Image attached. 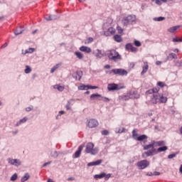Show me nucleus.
Wrapping results in <instances>:
<instances>
[{
	"label": "nucleus",
	"mask_w": 182,
	"mask_h": 182,
	"mask_svg": "<svg viewBox=\"0 0 182 182\" xmlns=\"http://www.w3.org/2000/svg\"><path fill=\"white\" fill-rule=\"evenodd\" d=\"M113 39L114 41H115V42H117L118 43H120V42L123 41V38H122V36L117 35V34L113 36Z\"/></svg>",
	"instance_id": "obj_19"
},
{
	"label": "nucleus",
	"mask_w": 182,
	"mask_h": 182,
	"mask_svg": "<svg viewBox=\"0 0 182 182\" xmlns=\"http://www.w3.org/2000/svg\"><path fill=\"white\" fill-rule=\"evenodd\" d=\"M83 149V146H80L77 149V150L76 151V152L75 153V159H77L80 156L81 152Z\"/></svg>",
	"instance_id": "obj_18"
},
{
	"label": "nucleus",
	"mask_w": 182,
	"mask_h": 182,
	"mask_svg": "<svg viewBox=\"0 0 182 182\" xmlns=\"http://www.w3.org/2000/svg\"><path fill=\"white\" fill-rule=\"evenodd\" d=\"M165 19H166V18L160 16L158 18H155L154 21H157L158 22H160L161 21H164Z\"/></svg>",
	"instance_id": "obj_43"
},
{
	"label": "nucleus",
	"mask_w": 182,
	"mask_h": 182,
	"mask_svg": "<svg viewBox=\"0 0 182 182\" xmlns=\"http://www.w3.org/2000/svg\"><path fill=\"white\" fill-rule=\"evenodd\" d=\"M22 32H23V30L22 29V28H18L15 31L14 33L15 35H21Z\"/></svg>",
	"instance_id": "obj_31"
},
{
	"label": "nucleus",
	"mask_w": 182,
	"mask_h": 182,
	"mask_svg": "<svg viewBox=\"0 0 182 182\" xmlns=\"http://www.w3.org/2000/svg\"><path fill=\"white\" fill-rule=\"evenodd\" d=\"M116 33V29L113 27H109L107 30L104 31V35L105 36H112Z\"/></svg>",
	"instance_id": "obj_10"
},
{
	"label": "nucleus",
	"mask_w": 182,
	"mask_h": 182,
	"mask_svg": "<svg viewBox=\"0 0 182 182\" xmlns=\"http://www.w3.org/2000/svg\"><path fill=\"white\" fill-rule=\"evenodd\" d=\"M80 50L81 52H85V53H90L92 52V48L87 46H81Z\"/></svg>",
	"instance_id": "obj_14"
},
{
	"label": "nucleus",
	"mask_w": 182,
	"mask_h": 182,
	"mask_svg": "<svg viewBox=\"0 0 182 182\" xmlns=\"http://www.w3.org/2000/svg\"><path fill=\"white\" fill-rule=\"evenodd\" d=\"M157 85L159 86V87H164V82H159Z\"/></svg>",
	"instance_id": "obj_49"
},
{
	"label": "nucleus",
	"mask_w": 182,
	"mask_h": 182,
	"mask_svg": "<svg viewBox=\"0 0 182 182\" xmlns=\"http://www.w3.org/2000/svg\"><path fill=\"white\" fill-rule=\"evenodd\" d=\"M154 144L156 145L157 146H163L165 145V141H154Z\"/></svg>",
	"instance_id": "obj_26"
},
{
	"label": "nucleus",
	"mask_w": 182,
	"mask_h": 182,
	"mask_svg": "<svg viewBox=\"0 0 182 182\" xmlns=\"http://www.w3.org/2000/svg\"><path fill=\"white\" fill-rule=\"evenodd\" d=\"M27 120H28V118L26 117L22 118L18 121V122H17V124H16V126L18 127L19 125H21V124L26 123Z\"/></svg>",
	"instance_id": "obj_28"
},
{
	"label": "nucleus",
	"mask_w": 182,
	"mask_h": 182,
	"mask_svg": "<svg viewBox=\"0 0 182 182\" xmlns=\"http://www.w3.org/2000/svg\"><path fill=\"white\" fill-rule=\"evenodd\" d=\"M46 19L47 21H53L54 19H57V18L56 16H49Z\"/></svg>",
	"instance_id": "obj_41"
},
{
	"label": "nucleus",
	"mask_w": 182,
	"mask_h": 182,
	"mask_svg": "<svg viewBox=\"0 0 182 182\" xmlns=\"http://www.w3.org/2000/svg\"><path fill=\"white\" fill-rule=\"evenodd\" d=\"M7 161L11 165L14 166L16 167H18L19 166H21V160L9 159H7Z\"/></svg>",
	"instance_id": "obj_11"
},
{
	"label": "nucleus",
	"mask_w": 182,
	"mask_h": 182,
	"mask_svg": "<svg viewBox=\"0 0 182 182\" xmlns=\"http://www.w3.org/2000/svg\"><path fill=\"white\" fill-rule=\"evenodd\" d=\"M35 51V48H28V50H26V53H33Z\"/></svg>",
	"instance_id": "obj_40"
},
{
	"label": "nucleus",
	"mask_w": 182,
	"mask_h": 182,
	"mask_svg": "<svg viewBox=\"0 0 182 182\" xmlns=\"http://www.w3.org/2000/svg\"><path fill=\"white\" fill-rule=\"evenodd\" d=\"M112 73H114V75H118V76H127L129 73L123 68H115L112 69L109 72V75H112Z\"/></svg>",
	"instance_id": "obj_5"
},
{
	"label": "nucleus",
	"mask_w": 182,
	"mask_h": 182,
	"mask_svg": "<svg viewBox=\"0 0 182 182\" xmlns=\"http://www.w3.org/2000/svg\"><path fill=\"white\" fill-rule=\"evenodd\" d=\"M134 43L135 45V46H137V48H140V46H141V43H140V41L135 40L134 41Z\"/></svg>",
	"instance_id": "obj_39"
},
{
	"label": "nucleus",
	"mask_w": 182,
	"mask_h": 182,
	"mask_svg": "<svg viewBox=\"0 0 182 182\" xmlns=\"http://www.w3.org/2000/svg\"><path fill=\"white\" fill-rule=\"evenodd\" d=\"M24 72L25 73H31L32 72V68H31V67L28 65H26Z\"/></svg>",
	"instance_id": "obj_35"
},
{
	"label": "nucleus",
	"mask_w": 182,
	"mask_h": 182,
	"mask_svg": "<svg viewBox=\"0 0 182 182\" xmlns=\"http://www.w3.org/2000/svg\"><path fill=\"white\" fill-rule=\"evenodd\" d=\"M155 143L154 141L151 142V144L143 146V149L145 151L142 154V157H149L154 156V153L156 152V148H154Z\"/></svg>",
	"instance_id": "obj_1"
},
{
	"label": "nucleus",
	"mask_w": 182,
	"mask_h": 182,
	"mask_svg": "<svg viewBox=\"0 0 182 182\" xmlns=\"http://www.w3.org/2000/svg\"><path fill=\"white\" fill-rule=\"evenodd\" d=\"M100 95L99 94H92L90 95V100H99Z\"/></svg>",
	"instance_id": "obj_21"
},
{
	"label": "nucleus",
	"mask_w": 182,
	"mask_h": 182,
	"mask_svg": "<svg viewBox=\"0 0 182 182\" xmlns=\"http://www.w3.org/2000/svg\"><path fill=\"white\" fill-rule=\"evenodd\" d=\"M75 56H77V58L78 59H83V53H80L79 51H76L75 53Z\"/></svg>",
	"instance_id": "obj_30"
},
{
	"label": "nucleus",
	"mask_w": 182,
	"mask_h": 182,
	"mask_svg": "<svg viewBox=\"0 0 182 182\" xmlns=\"http://www.w3.org/2000/svg\"><path fill=\"white\" fill-rule=\"evenodd\" d=\"M132 136L134 137V139H136V137H138V134H137V130L136 129L133 130Z\"/></svg>",
	"instance_id": "obj_36"
},
{
	"label": "nucleus",
	"mask_w": 182,
	"mask_h": 182,
	"mask_svg": "<svg viewBox=\"0 0 182 182\" xmlns=\"http://www.w3.org/2000/svg\"><path fill=\"white\" fill-rule=\"evenodd\" d=\"M149 166H150V162L146 160H142L136 163V166H138L140 170L145 169Z\"/></svg>",
	"instance_id": "obj_6"
},
{
	"label": "nucleus",
	"mask_w": 182,
	"mask_h": 182,
	"mask_svg": "<svg viewBox=\"0 0 182 182\" xmlns=\"http://www.w3.org/2000/svg\"><path fill=\"white\" fill-rule=\"evenodd\" d=\"M105 69H110V65H105Z\"/></svg>",
	"instance_id": "obj_59"
},
{
	"label": "nucleus",
	"mask_w": 182,
	"mask_h": 182,
	"mask_svg": "<svg viewBox=\"0 0 182 182\" xmlns=\"http://www.w3.org/2000/svg\"><path fill=\"white\" fill-rule=\"evenodd\" d=\"M168 150V146H164L162 147L158 148L156 151L157 152H162V151H166Z\"/></svg>",
	"instance_id": "obj_29"
},
{
	"label": "nucleus",
	"mask_w": 182,
	"mask_h": 182,
	"mask_svg": "<svg viewBox=\"0 0 182 182\" xmlns=\"http://www.w3.org/2000/svg\"><path fill=\"white\" fill-rule=\"evenodd\" d=\"M92 41H93V38L90 37V38H88V39H87V43H92Z\"/></svg>",
	"instance_id": "obj_52"
},
{
	"label": "nucleus",
	"mask_w": 182,
	"mask_h": 182,
	"mask_svg": "<svg viewBox=\"0 0 182 182\" xmlns=\"http://www.w3.org/2000/svg\"><path fill=\"white\" fill-rule=\"evenodd\" d=\"M169 56H171L172 59H177V55H176V53H171L169 54Z\"/></svg>",
	"instance_id": "obj_45"
},
{
	"label": "nucleus",
	"mask_w": 182,
	"mask_h": 182,
	"mask_svg": "<svg viewBox=\"0 0 182 182\" xmlns=\"http://www.w3.org/2000/svg\"><path fill=\"white\" fill-rule=\"evenodd\" d=\"M99 87L97 86H92V85H87V89H98Z\"/></svg>",
	"instance_id": "obj_48"
},
{
	"label": "nucleus",
	"mask_w": 182,
	"mask_h": 182,
	"mask_svg": "<svg viewBox=\"0 0 182 182\" xmlns=\"http://www.w3.org/2000/svg\"><path fill=\"white\" fill-rule=\"evenodd\" d=\"M173 42H182V38H173Z\"/></svg>",
	"instance_id": "obj_50"
},
{
	"label": "nucleus",
	"mask_w": 182,
	"mask_h": 182,
	"mask_svg": "<svg viewBox=\"0 0 182 182\" xmlns=\"http://www.w3.org/2000/svg\"><path fill=\"white\" fill-rule=\"evenodd\" d=\"M179 172H180L181 174H182V164L180 166Z\"/></svg>",
	"instance_id": "obj_60"
},
{
	"label": "nucleus",
	"mask_w": 182,
	"mask_h": 182,
	"mask_svg": "<svg viewBox=\"0 0 182 182\" xmlns=\"http://www.w3.org/2000/svg\"><path fill=\"white\" fill-rule=\"evenodd\" d=\"M161 61H156V65H157V66H160V65H161Z\"/></svg>",
	"instance_id": "obj_55"
},
{
	"label": "nucleus",
	"mask_w": 182,
	"mask_h": 182,
	"mask_svg": "<svg viewBox=\"0 0 182 182\" xmlns=\"http://www.w3.org/2000/svg\"><path fill=\"white\" fill-rule=\"evenodd\" d=\"M159 101V94H154L151 98L150 103L152 105H157Z\"/></svg>",
	"instance_id": "obj_12"
},
{
	"label": "nucleus",
	"mask_w": 182,
	"mask_h": 182,
	"mask_svg": "<svg viewBox=\"0 0 182 182\" xmlns=\"http://www.w3.org/2000/svg\"><path fill=\"white\" fill-rule=\"evenodd\" d=\"M147 176H154V173L152 172H149L147 173Z\"/></svg>",
	"instance_id": "obj_61"
},
{
	"label": "nucleus",
	"mask_w": 182,
	"mask_h": 182,
	"mask_svg": "<svg viewBox=\"0 0 182 182\" xmlns=\"http://www.w3.org/2000/svg\"><path fill=\"white\" fill-rule=\"evenodd\" d=\"M50 164V162H46L44 164H43V167H46L48 165Z\"/></svg>",
	"instance_id": "obj_58"
},
{
	"label": "nucleus",
	"mask_w": 182,
	"mask_h": 182,
	"mask_svg": "<svg viewBox=\"0 0 182 182\" xmlns=\"http://www.w3.org/2000/svg\"><path fill=\"white\" fill-rule=\"evenodd\" d=\"M96 58L98 59H100L101 58H103V53H102V50L97 49L95 52H94Z\"/></svg>",
	"instance_id": "obj_20"
},
{
	"label": "nucleus",
	"mask_w": 182,
	"mask_h": 182,
	"mask_svg": "<svg viewBox=\"0 0 182 182\" xmlns=\"http://www.w3.org/2000/svg\"><path fill=\"white\" fill-rule=\"evenodd\" d=\"M108 58L110 59V60H114V62H116L122 59V55H120L119 53L116 51V50H110L108 53Z\"/></svg>",
	"instance_id": "obj_3"
},
{
	"label": "nucleus",
	"mask_w": 182,
	"mask_h": 182,
	"mask_svg": "<svg viewBox=\"0 0 182 182\" xmlns=\"http://www.w3.org/2000/svg\"><path fill=\"white\" fill-rule=\"evenodd\" d=\"M167 99V97H164L163 95L159 94V103H166Z\"/></svg>",
	"instance_id": "obj_17"
},
{
	"label": "nucleus",
	"mask_w": 182,
	"mask_h": 182,
	"mask_svg": "<svg viewBox=\"0 0 182 182\" xmlns=\"http://www.w3.org/2000/svg\"><path fill=\"white\" fill-rule=\"evenodd\" d=\"M102 160H98L97 161L88 163L87 166L88 167L96 166H99V165L102 164Z\"/></svg>",
	"instance_id": "obj_16"
},
{
	"label": "nucleus",
	"mask_w": 182,
	"mask_h": 182,
	"mask_svg": "<svg viewBox=\"0 0 182 182\" xmlns=\"http://www.w3.org/2000/svg\"><path fill=\"white\" fill-rule=\"evenodd\" d=\"M94 178L95 179H102L105 178V181H108L111 178V173L106 174L105 173H102L100 174L95 175Z\"/></svg>",
	"instance_id": "obj_9"
},
{
	"label": "nucleus",
	"mask_w": 182,
	"mask_h": 182,
	"mask_svg": "<svg viewBox=\"0 0 182 182\" xmlns=\"http://www.w3.org/2000/svg\"><path fill=\"white\" fill-rule=\"evenodd\" d=\"M160 174L161 173L159 171H155L154 173V176H159Z\"/></svg>",
	"instance_id": "obj_57"
},
{
	"label": "nucleus",
	"mask_w": 182,
	"mask_h": 182,
	"mask_svg": "<svg viewBox=\"0 0 182 182\" xmlns=\"http://www.w3.org/2000/svg\"><path fill=\"white\" fill-rule=\"evenodd\" d=\"M147 139L146 135L142 134V135H141V136H137V137L135 139V140H136V141H143L144 140H145V139Z\"/></svg>",
	"instance_id": "obj_22"
},
{
	"label": "nucleus",
	"mask_w": 182,
	"mask_h": 182,
	"mask_svg": "<svg viewBox=\"0 0 182 182\" xmlns=\"http://www.w3.org/2000/svg\"><path fill=\"white\" fill-rule=\"evenodd\" d=\"M181 134H182V127L180 128Z\"/></svg>",
	"instance_id": "obj_64"
},
{
	"label": "nucleus",
	"mask_w": 182,
	"mask_h": 182,
	"mask_svg": "<svg viewBox=\"0 0 182 182\" xmlns=\"http://www.w3.org/2000/svg\"><path fill=\"white\" fill-rule=\"evenodd\" d=\"M178 28H180V26H176L171 27L168 29V32H170L171 33H174V31L176 29H178Z\"/></svg>",
	"instance_id": "obj_24"
},
{
	"label": "nucleus",
	"mask_w": 182,
	"mask_h": 182,
	"mask_svg": "<svg viewBox=\"0 0 182 182\" xmlns=\"http://www.w3.org/2000/svg\"><path fill=\"white\" fill-rule=\"evenodd\" d=\"M176 154H171V155H168V159H174L176 157Z\"/></svg>",
	"instance_id": "obj_51"
},
{
	"label": "nucleus",
	"mask_w": 182,
	"mask_h": 182,
	"mask_svg": "<svg viewBox=\"0 0 182 182\" xmlns=\"http://www.w3.org/2000/svg\"><path fill=\"white\" fill-rule=\"evenodd\" d=\"M87 90V85H82L78 87V90Z\"/></svg>",
	"instance_id": "obj_33"
},
{
	"label": "nucleus",
	"mask_w": 182,
	"mask_h": 182,
	"mask_svg": "<svg viewBox=\"0 0 182 182\" xmlns=\"http://www.w3.org/2000/svg\"><path fill=\"white\" fill-rule=\"evenodd\" d=\"M109 134V132L107 130H104L102 132V135L107 136Z\"/></svg>",
	"instance_id": "obj_47"
},
{
	"label": "nucleus",
	"mask_w": 182,
	"mask_h": 182,
	"mask_svg": "<svg viewBox=\"0 0 182 182\" xmlns=\"http://www.w3.org/2000/svg\"><path fill=\"white\" fill-rule=\"evenodd\" d=\"M157 91V89L153 88L152 90H149L146 92V93H149V95H151V93H155V92Z\"/></svg>",
	"instance_id": "obj_44"
},
{
	"label": "nucleus",
	"mask_w": 182,
	"mask_h": 182,
	"mask_svg": "<svg viewBox=\"0 0 182 182\" xmlns=\"http://www.w3.org/2000/svg\"><path fill=\"white\" fill-rule=\"evenodd\" d=\"M125 49L127 50H131V52H136L137 51V48L133 46V45H132V43H127L125 46Z\"/></svg>",
	"instance_id": "obj_13"
},
{
	"label": "nucleus",
	"mask_w": 182,
	"mask_h": 182,
	"mask_svg": "<svg viewBox=\"0 0 182 182\" xmlns=\"http://www.w3.org/2000/svg\"><path fill=\"white\" fill-rule=\"evenodd\" d=\"M136 21V18L134 15H129L122 18V23L124 25V26H129V25L134 23Z\"/></svg>",
	"instance_id": "obj_2"
},
{
	"label": "nucleus",
	"mask_w": 182,
	"mask_h": 182,
	"mask_svg": "<svg viewBox=\"0 0 182 182\" xmlns=\"http://www.w3.org/2000/svg\"><path fill=\"white\" fill-rule=\"evenodd\" d=\"M117 31L119 35H123V28L120 27L119 26H117Z\"/></svg>",
	"instance_id": "obj_32"
},
{
	"label": "nucleus",
	"mask_w": 182,
	"mask_h": 182,
	"mask_svg": "<svg viewBox=\"0 0 182 182\" xmlns=\"http://www.w3.org/2000/svg\"><path fill=\"white\" fill-rule=\"evenodd\" d=\"M121 99H122V100H129V97L127 95H122L121 96Z\"/></svg>",
	"instance_id": "obj_46"
},
{
	"label": "nucleus",
	"mask_w": 182,
	"mask_h": 182,
	"mask_svg": "<svg viewBox=\"0 0 182 182\" xmlns=\"http://www.w3.org/2000/svg\"><path fill=\"white\" fill-rule=\"evenodd\" d=\"M85 151L87 154L95 155L98 153V149L97 148H95V144L92 142H88L86 145Z\"/></svg>",
	"instance_id": "obj_4"
},
{
	"label": "nucleus",
	"mask_w": 182,
	"mask_h": 182,
	"mask_svg": "<svg viewBox=\"0 0 182 182\" xmlns=\"http://www.w3.org/2000/svg\"><path fill=\"white\" fill-rule=\"evenodd\" d=\"M98 124L99 123L95 119H90L87 120V126L90 129L95 128Z\"/></svg>",
	"instance_id": "obj_7"
},
{
	"label": "nucleus",
	"mask_w": 182,
	"mask_h": 182,
	"mask_svg": "<svg viewBox=\"0 0 182 182\" xmlns=\"http://www.w3.org/2000/svg\"><path fill=\"white\" fill-rule=\"evenodd\" d=\"M98 100H101L102 102H109V98L106 97H102V95H100V99H98Z\"/></svg>",
	"instance_id": "obj_37"
},
{
	"label": "nucleus",
	"mask_w": 182,
	"mask_h": 182,
	"mask_svg": "<svg viewBox=\"0 0 182 182\" xmlns=\"http://www.w3.org/2000/svg\"><path fill=\"white\" fill-rule=\"evenodd\" d=\"M65 107H66V109L67 110H70V104H68L66 106H65Z\"/></svg>",
	"instance_id": "obj_53"
},
{
	"label": "nucleus",
	"mask_w": 182,
	"mask_h": 182,
	"mask_svg": "<svg viewBox=\"0 0 182 182\" xmlns=\"http://www.w3.org/2000/svg\"><path fill=\"white\" fill-rule=\"evenodd\" d=\"M156 5H161V1L160 0H156Z\"/></svg>",
	"instance_id": "obj_54"
},
{
	"label": "nucleus",
	"mask_w": 182,
	"mask_h": 182,
	"mask_svg": "<svg viewBox=\"0 0 182 182\" xmlns=\"http://www.w3.org/2000/svg\"><path fill=\"white\" fill-rule=\"evenodd\" d=\"M59 66H60V64H57L53 68H52L50 70V73H53L56 69H58Z\"/></svg>",
	"instance_id": "obj_34"
},
{
	"label": "nucleus",
	"mask_w": 182,
	"mask_h": 182,
	"mask_svg": "<svg viewBox=\"0 0 182 182\" xmlns=\"http://www.w3.org/2000/svg\"><path fill=\"white\" fill-rule=\"evenodd\" d=\"M30 178V175L29 173H26L25 174V176H23L21 179V182H25V181H27L28 180H29Z\"/></svg>",
	"instance_id": "obj_27"
},
{
	"label": "nucleus",
	"mask_w": 182,
	"mask_h": 182,
	"mask_svg": "<svg viewBox=\"0 0 182 182\" xmlns=\"http://www.w3.org/2000/svg\"><path fill=\"white\" fill-rule=\"evenodd\" d=\"M124 129L123 127H117L116 128V132L117 133H122L124 132Z\"/></svg>",
	"instance_id": "obj_38"
},
{
	"label": "nucleus",
	"mask_w": 182,
	"mask_h": 182,
	"mask_svg": "<svg viewBox=\"0 0 182 182\" xmlns=\"http://www.w3.org/2000/svg\"><path fill=\"white\" fill-rule=\"evenodd\" d=\"M6 46H8V43H6L1 46V48H6Z\"/></svg>",
	"instance_id": "obj_62"
},
{
	"label": "nucleus",
	"mask_w": 182,
	"mask_h": 182,
	"mask_svg": "<svg viewBox=\"0 0 182 182\" xmlns=\"http://www.w3.org/2000/svg\"><path fill=\"white\" fill-rule=\"evenodd\" d=\"M77 76H76V80H80L82 79V76H83V72L81 70L77 71Z\"/></svg>",
	"instance_id": "obj_25"
},
{
	"label": "nucleus",
	"mask_w": 182,
	"mask_h": 182,
	"mask_svg": "<svg viewBox=\"0 0 182 182\" xmlns=\"http://www.w3.org/2000/svg\"><path fill=\"white\" fill-rule=\"evenodd\" d=\"M54 89H58L59 92H63L65 90V86L59 85H55L53 86Z\"/></svg>",
	"instance_id": "obj_23"
},
{
	"label": "nucleus",
	"mask_w": 182,
	"mask_h": 182,
	"mask_svg": "<svg viewBox=\"0 0 182 182\" xmlns=\"http://www.w3.org/2000/svg\"><path fill=\"white\" fill-rule=\"evenodd\" d=\"M26 112H31V110H32V107H28L26 108Z\"/></svg>",
	"instance_id": "obj_56"
},
{
	"label": "nucleus",
	"mask_w": 182,
	"mask_h": 182,
	"mask_svg": "<svg viewBox=\"0 0 182 182\" xmlns=\"http://www.w3.org/2000/svg\"><path fill=\"white\" fill-rule=\"evenodd\" d=\"M124 87H119V85L116 83H110L107 85V90L109 92H112L113 90H120V89H123Z\"/></svg>",
	"instance_id": "obj_8"
},
{
	"label": "nucleus",
	"mask_w": 182,
	"mask_h": 182,
	"mask_svg": "<svg viewBox=\"0 0 182 182\" xmlns=\"http://www.w3.org/2000/svg\"><path fill=\"white\" fill-rule=\"evenodd\" d=\"M149 70V63L145 61L144 62V66H143V70L141 73V75H143L144 73H146V72Z\"/></svg>",
	"instance_id": "obj_15"
},
{
	"label": "nucleus",
	"mask_w": 182,
	"mask_h": 182,
	"mask_svg": "<svg viewBox=\"0 0 182 182\" xmlns=\"http://www.w3.org/2000/svg\"><path fill=\"white\" fill-rule=\"evenodd\" d=\"M47 182H54L53 180L49 178L48 181H47Z\"/></svg>",
	"instance_id": "obj_63"
},
{
	"label": "nucleus",
	"mask_w": 182,
	"mask_h": 182,
	"mask_svg": "<svg viewBox=\"0 0 182 182\" xmlns=\"http://www.w3.org/2000/svg\"><path fill=\"white\" fill-rule=\"evenodd\" d=\"M17 178H18L17 174H16V173H14V174L11 176V181H16Z\"/></svg>",
	"instance_id": "obj_42"
}]
</instances>
